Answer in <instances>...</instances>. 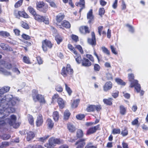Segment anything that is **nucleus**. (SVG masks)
<instances>
[{
	"label": "nucleus",
	"instance_id": "2f4dec72",
	"mask_svg": "<svg viewBox=\"0 0 148 148\" xmlns=\"http://www.w3.org/2000/svg\"><path fill=\"white\" fill-rule=\"evenodd\" d=\"M82 65H91V63L88 59L84 58L82 60Z\"/></svg>",
	"mask_w": 148,
	"mask_h": 148
},
{
	"label": "nucleus",
	"instance_id": "bb28decb",
	"mask_svg": "<svg viewBox=\"0 0 148 148\" xmlns=\"http://www.w3.org/2000/svg\"><path fill=\"white\" fill-rule=\"evenodd\" d=\"M55 39L58 44H59L60 42H62V37L58 35L56 36Z\"/></svg>",
	"mask_w": 148,
	"mask_h": 148
},
{
	"label": "nucleus",
	"instance_id": "f3484780",
	"mask_svg": "<svg viewBox=\"0 0 148 148\" xmlns=\"http://www.w3.org/2000/svg\"><path fill=\"white\" fill-rule=\"evenodd\" d=\"M119 112L122 115H125L127 112L126 108L123 105H121L119 106Z\"/></svg>",
	"mask_w": 148,
	"mask_h": 148
},
{
	"label": "nucleus",
	"instance_id": "f03ea898",
	"mask_svg": "<svg viewBox=\"0 0 148 148\" xmlns=\"http://www.w3.org/2000/svg\"><path fill=\"white\" fill-rule=\"evenodd\" d=\"M128 77L129 81L131 82L129 87L130 88L134 87L137 92L139 93L140 90V85L138 83V80L134 79V74L132 73L128 74Z\"/></svg>",
	"mask_w": 148,
	"mask_h": 148
},
{
	"label": "nucleus",
	"instance_id": "aec40b11",
	"mask_svg": "<svg viewBox=\"0 0 148 148\" xmlns=\"http://www.w3.org/2000/svg\"><path fill=\"white\" fill-rule=\"evenodd\" d=\"M111 88V83L110 82H107L103 86V90L105 91H107Z\"/></svg>",
	"mask_w": 148,
	"mask_h": 148
},
{
	"label": "nucleus",
	"instance_id": "9b49d317",
	"mask_svg": "<svg viewBox=\"0 0 148 148\" xmlns=\"http://www.w3.org/2000/svg\"><path fill=\"white\" fill-rule=\"evenodd\" d=\"M42 116L41 114H39L38 116L36 121V125L37 127H39L41 126L43 123Z\"/></svg>",
	"mask_w": 148,
	"mask_h": 148
},
{
	"label": "nucleus",
	"instance_id": "4d7b16f0",
	"mask_svg": "<svg viewBox=\"0 0 148 148\" xmlns=\"http://www.w3.org/2000/svg\"><path fill=\"white\" fill-rule=\"evenodd\" d=\"M11 137V136L8 134H4L2 136V138L3 140H7L9 139Z\"/></svg>",
	"mask_w": 148,
	"mask_h": 148
},
{
	"label": "nucleus",
	"instance_id": "dca6fc26",
	"mask_svg": "<svg viewBox=\"0 0 148 148\" xmlns=\"http://www.w3.org/2000/svg\"><path fill=\"white\" fill-rule=\"evenodd\" d=\"M10 87L8 86H5L0 89V94L2 95L3 93L8 92L10 90Z\"/></svg>",
	"mask_w": 148,
	"mask_h": 148
},
{
	"label": "nucleus",
	"instance_id": "4be33fe9",
	"mask_svg": "<svg viewBox=\"0 0 148 148\" xmlns=\"http://www.w3.org/2000/svg\"><path fill=\"white\" fill-rule=\"evenodd\" d=\"M115 82L117 84L120 85L124 86L126 84V83L123 80L119 78H116L115 79Z\"/></svg>",
	"mask_w": 148,
	"mask_h": 148
},
{
	"label": "nucleus",
	"instance_id": "c03bdc74",
	"mask_svg": "<svg viewBox=\"0 0 148 148\" xmlns=\"http://www.w3.org/2000/svg\"><path fill=\"white\" fill-rule=\"evenodd\" d=\"M23 0H20L18 1L16 3L14 7L16 8H17L20 7L22 4Z\"/></svg>",
	"mask_w": 148,
	"mask_h": 148
},
{
	"label": "nucleus",
	"instance_id": "3c124183",
	"mask_svg": "<svg viewBox=\"0 0 148 148\" xmlns=\"http://www.w3.org/2000/svg\"><path fill=\"white\" fill-rule=\"evenodd\" d=\"M49 135L45 136L43 137H41L39 138V140L43 142L45 140H46V139L49 137Z\"/></svg>",
	"mask_w": 148,
	"mask_h": 148
},
{
	"label": "nucleus",
	"instance_id": "de8ad7c7",
	"mask_svg": "<svg viewBox=\"0 0 148 148\" xmlns=\"http://www.w3.org/2000/svg\"><path fill=\"white\" fill-rule=\"evenodd\" d=\"M119 95V92L117 90L114 91L112 93V96L114 98H116L118 97Z\"/></svg>",
	"mask_w": 148,
	"mask_h": 148
},
{
	"label": "nucleus",
	"instance_id": "473e14b6",
	"mask_svg": "<svg viewBox=\"0 0 148 148\" xmlns=\"http://www.w3.org/2000/svg\"><path fill=\"white\" fill-rule=\"evenodd\" d=\"M77 136L78 138L82 137L83 136V131L81 130H78L77 132Z\"/></svg>",
	"mask_w": 148,
	"mask_h": 148
},
{
	"label": "nucleus",
	"instance_id": "8fccbe9b",
	"mask_svg": "<svg viewBox=\"0 0 148 148\" xmlns=\"http://www.w3.org/2000/svg\"><path fill=\"white\" fill-rule=\"evenodd\" d=\"M85 115L83 114H79L76 116V118L78 120H81L84 118Z\"/></svg>",
	"mask_w": 148,
	"mask_h": 148
},
{
	"label": "nucleus",
	"instance_id": "1a4fd4ad",
	"mask_svg": "<svg viewBox=\"0 0 148 148\" xmlns=\"http://www.w3.org/2000/svg\"><path fill=\"white\" fill-rule=\"evenodd\" d=\"M92 38H88V42L89 44L92 46H95L96 45L95 36L94 32H92L91 33Z\"/></svg>",
	"mask_w": 148,
	"mask_h": 148
},
{
	"label": "nucleus",
	"instance_id": "a211bd4d",
	"mask_svg": "<svg viewBox=\"0 0 148 148\" xmlns=\"http://www.w3.org/2000/svg\"><path fill=\"white\" fill-rule=\"evenodd\" d=\"M79 2L78 3H76V5L77 6H79L81 8L80 9L79 12L85 7V1L84 0H79Z\"/></svg>",
	"mask_w": 148,
	"mask_h": 148
},
{
	"label": "nucleus",
	"instance_id": "cd10ccee",
	"mask_svg": "<svg viewBox=\"0 0 148 148\" xmlns=\"http://www.w3.org/2000/svg\"><path fill=\"white\" fill-rule=\"evenodd\" d=\"M47 125L49 128L51 129L53 126L54 123L50 119H48L47 120Z\"/></svg>",
	"mask_w": 148,
	"mask_h": 148
},
{
	"label": "nucleus",
	"instance_id": "f257e3e1",
	"mask_svg": "<svg viewBox=\"0 0 148 148\" xmlns=\"http://www.w3.org/2000/svg\"><path fill=\"white\" fill-rule=\"evenodd\" d=\"M17 101V99L13 98L11 95H6L3 97L0 96V105L3 106V109H7L9 112L12 113L15 111L14 108L12 107L16 104Z\"/></svg>",
	"mask_w": 148,
	"mask_h": 148
},
{
	"label": "nucleus",
	"instance_id": "7c9ffc66",
	"mask_svg": "<svg viewBox=\"0 0 148 148\" xmlns=\"http://www.w3.org/2000/svg\"><path fill=\"white\" fill-rule=\"evenodd\" d=\"M28 119L30 124L33 125L34 124V118L32 115L29 114L28 116Z\"/></svg>",
	"mask_w": 148,
	"mask_h": 148
},
{
	"label": "nucleus",
	"instance_id": "9d476101",
	"mask_svg": "<svg viewBox=\"0 0 148 148\" xmlns=\"http://www.w3.org/2000/svg\"><path fill=\"white\" fill-rule=\"evenodd\" d=\"M100 125H98L94 127L89 128L86 134L89 135L95 133L97 130L100 129Z\"/></svg>",
	"mask_w": 148,
	"mask_h": 148
},
{
	"label": "nucleus",
	"instance_id": "2eb2a0df",
	"mask_svg": "<svg viewBox=\"0 0 148 148\" xmlns=\"http://www.w3.org/2000/svg\"><path fill=\"white\" fill-rule=\"evenodd\" d=\"M58 103L60 108L63 109L64 107V103L63 99L61 98H59L58 99Z\"/></svg>",
	"mask_w": 148,
	"mask_h": 148
},
{
	"label": "nucleus",
	"instance_id": "b1692460",
	"mask_svg": "<svg viewBox=\"0 0 148 148\" xmlns=\"http://www.w3.org/2000/svg\"><path fill=\"white\" fill-rule=\"evenodd\" d=\"M53 117L55 121H58L59 117V114L58 112L57 111L53 112Z\"/></svg>",
	"mask_w": 148,
	"mask_h": 148
},
{
	"label": "nucleus",
	"instance_id": "6ab92c4d",
	"mask_svg": "<svg viewBox=\"0 0 148 148\" xmlns=\"http://www.w3.org/2000/svg\"><path fill=\"white\" fill-rule=\"evenodd\" d=\"M64 17V16L63 14L60 13L56 16V20L57 22L59 23L63 20Z\"/></svg>",
	"mask_w": 148,
	"mask_h": 148
},
{
	"label": "nucleus",
	"instance_id": "39448f33",
	"mask_svg": "<svg viewBox=\"0 0 148 148\" xmlns=\"http://www.w3.org/2000/svg\"><path fill=\"white\" fill-rule=\"evenodd\" d=\"M73 72L70 65H67L66 68L64 67L62 68L61 73L64 77H66L68 74H72Z\"/></svg>",
	"mask_w": 148,
	"mask_h": 148
},
{
	"label": "nucleus",
	"instance_id": "e2e57ef3",
	"mask_svg": "<svg viewBox=\"0 0 148 148\" xmlns=\"http://www.w3.org/2000/svg\"><path fill=\"white\" fill-rule=\"evenodd\" d=\"M22 36V38L26 40H28L30 39V37L28 35L25 34H23Z\"/></svg>",
	"mask_w": 148,
	"mask_h": 148
},
{
	"label": "nucleus",
	"instance_id": "7ed1b4c3",
	"mask_svg": "<svg viewBox=\"0 0 148 148\" xmlns=\"http://www.w3.org/2000/svg\"><path fill=\"white\" fill-rule=\"evenodd\" d=\"M38 91L36 90H32V96L33 100L34 101H38L40 103L45 104L46 101L44 97L42 95L37 94Z\"/></svg>",
	"mask_w": 148,
	"mask_h": 148
},
{
	"label": "nucleus",
	"instance_id": "423d86ee",
	"mask_svg": "<svg viewBox=\"0 0 148 148\" xmlns=\"http://www.w3.org/2000/svg\"><path fill=\"white\" fill-rule=\"evenodd\" d=\"M34 19L39 22H43L46 24H48L49 21L48 18L36 14L34 16Z\"/></svg>",
	"mask_w": 148,
	"mask_h": 148
},
{
	"label": "nucleus",
	"instance_id": "69168bd1",
	"mask_svg": "<svg viewBox=\"0 0 148 148\" xmlns=\"http://www.w3.org/2000/svg\"><path fill=\"white\" fill-rule=\"evenodd\" d=\"M71 38L75 42H77L78 40V37L76 35H73L71 36Z\"/></svg>",
	"mask_w": 148,
	"mask_h": 148
},
{
	"label": "nucleus",
	"instance_id": "0eeeda50",
	"mask_svg": "<svg viewBox=\"0 0 148 148\" xmlns=\"http://www.w3.org/2000/svg\"><path fill=\"white\" fill-rule=\"evenodd\" d=\"M52 47V44L49 40H45L42 42V48L44 51H46L47 50V47L51 48Z\"/></svg>",
	"mask_w": 148,
	"mask_h": 148
},
{
	"label": "nucleus",
	"instance_id": "09e8293b",
	"mask_svg": "<svg viewBox=\"0 0 148 148\" xmlns=\"http://www.w3.org/2000/svg\"><path fill=\"white\" fill-rule=\"evenodd\" d=\"M47 6L45 5L40 9L39 10L44 13H46L47 10Z\"/></svg>",
	"mask_w": 148,
	"mask_h": 148
},
{
	"label": "nucleus",
	"instance_id": "79ce46f5",
	"mask_svg": "<svg viewBox=\"0 0 148 148\" xmlns=\"http://www.w3.org/2000/svg\"><path fill=\"white\" fill-rule=\"evenodd\" d=\"M9 143L8 142H2V144L0 145V148L6 147L9 145Z\"/></svg>",
	"mask_w": 148,
	"mask_h": 148
},
{
	"label": "nucleus",
	"instance_id": "f704fd0d",
	"mask_svg": "<svg viewBox=\"0 0 148 148\" xmlns=\"http://www.w3.org/2000/svg\"><path fill=\"white\" fill-rule=\"evenodd\" d=\"M68 48L70 49L71 51H73L74 53L75 54H77V52L75 50L74 47L71 44H69L68 45Z\"/></svg>",
	"mask_w": 148,
	"mask_h": 148
},
{
	"label": "nucleus",
	"instance_id": "37998d69",
	"mask_svg": "<svg viewBox=\"0 0 148 148\" xmlns=\"http://www.w3.org/2000/svg\"><path fill=\"white\" fill-rule=\"evenodd\" d=\"M44 6V3L43 2H39L37 3V8L40 9Z\"/></svg>",
	"mask_w": 148,
	"mask_h": 148
},
{
	"label": "nucleus",
	"instance_id": "72a5a7b5",
	"mask_svg": "<svg viewBox=\"0 0 148 148\" xmlns=\"http://www.w3.org/2000/svg\"><path fill=\"white\" fill-rule=\"evenodd\" d=\"M70 114L69 110H66L64 113V118L65 119H67L70 116Z\"/></svg>",
	"mask_w": 148,
	"mask_h": 148
},
{
	"label": "nucleus",
	"instance_id": "a18cd8bd",
	"mask_svg": "<svg viewBox=\"0 0 148 148\" xmlns=\"http://www.w3.org/2000/svg\"><path fill=\"white\" fill-rule=\"evenodd\" d=\"M56 91L59 92H61L62 91L63 89L62 87L60 85L57 86L55 88Z\"/></svg>",
	"mask_w": 148,
	"mask_h": 148
},
{
	"label": "nucleus",
	"instance_id": "680f3d73",
	"mask_svg": "<svg viewBox=\"0 0 148 148\" xmlns=\"http://www.w3.org/2000/svg\"><path fill=\"white\" fill-rule=\"evenodd\" d=\"M105 10L104 8H100L99 10V14L100 15H101L104 14Z\"/></svg>",
	"mask_w": 148,
	"mask_h": 148
},
{
	"label": "nucleus",
	"instance_id": "c9c22d12",
	"mask_svg": "<svg viewBox=\"0 0 148 148\" xmlns=\"http://www.w3.org/2000/svg\"><path fill=\"white\" fill-rule=\"evenodd\" d=\"M79 99H76L74 101L73 103H72V106L73 108H75L78 106L79 102Z\"/></svg>",
	"mask_w": 148,
	"mask_h": 148
},
{
	"label": "nucleus",
	"instance_id": "a19ab883",
	"mask_svg": "<svg viewBox=\"0 0 148 148\" xmlns=\"http://www.w3.org/2000/svg\"><path fill=\"white\" fill-rule=\"evenodd\" d=\"M112 133L114 134H119L121 133V130L119 128H114L112 130Z\"/></svg>",
	"mask_w": 148,
	"mask_h": 148
},
{
	"label": "nucleus",
	"instance_id": "5701e85b",
	"mask_svg": "<svg viewBox=\"0 0 148 148\" xmlns=\"http://www.w3.org/2000/svg\"><path fill=\"white\" fill-rule=\"evenodd\" d=\"M61 25L66 28H69L71 27L70 23L68 21H64L61 23Z\"/></svg>",
	"mask_w": 148,
	"mask_h": 148
},
{
	"label": "nucleus",
	"instance_id": "393cba45",
	"mask_svg": "<svg viewBox=\"0 0 148 148\" xmlns=\"http://www.w3.org/2000/svg\"><path fill=\"white\" fill-rule=\"evenodd\" d=\"M101 49L103 52L107 55L110 56V52L104 46L102 47L101 48Z\"/></svg>",
	"mask_w": 148,
	"mask_h": 148
},
{
	"label": "nucleus",
	"instance_id": "c756f323",
	"mask_svg": "<svg viewBox=\"0 0 148 148\" xmlns=\"http://www.w3.org/2000/svg\"><path fill=\"white\" fill-rule=\"evenodd\" d=\"M10 34L7 32L4 31H0V36L3 37H7L9 36Z\"/></svg>",
	"mask_w": 148,
	"mask_h": 148
},
{
	"label": "nucleus",
	"instance_id": "c85d7f7f",
	"mask_svg": "<svg viewBox=\"0 0 148 148\" xmlns=\"http://www.w3.org/2000/svg\"><path fill=\"white\" fill-rule=\"evenodd\" d=\"M28 9L29 12L34 16L36 14V12L35 10L31 6L28 7Z\"/></svg>",
	"mask_w": 148,
	"mask_h": 148
},
{
	"label": "nucleus",
	"instance_id": "f8f14e48",
	"mask_svg": "<svg viewBox=\"0 0 148 148\" xmlns=\"http://www.w3.org/2000/svg\"><path fill=\"white\" fill-rule=\"evenodd\" d=\"M86 139H82L78 140L75 143V145H77L76 148H83L85 145V141Z\"/></svg>",
	"mask_w": 148,
	"mask_h": 148
},
{
	"label": "nucleus",
	"instance_id": "5fc2aeb1",
	"mask_svg": "<svg viewBox=\"0 0 148 148\" xmlns=\"http://www.w3.org/2000/svg\"><path fill=\"white\" fill-rule=\"evenodd\" d=\"M139 118L138 117L136 118L132 122V125H137L138 123V119Z\"/></svg>",
	"mask_w": 148,
	"mask_h": 148
},
{
	"label": "nucleus",
	"instance_id": "774afa93",
	"mask_svg": "<svg viewBox=\"0 0 148 148\" xmlns=\"http://www.w3.org/2000/svg\"><path fill=\"white\" fill-rule=\"evenodd\" d=\"M122 145L123 148H129L127 143L124 142L122 143Z\"/></svg>",
	"mask_w": 148,
	"mask_h": 148
},
{
	"label": "nucleus",
	"instance_id": "58836bf2",
	"mask_svg": "<svg viewBox=\"0 0 148 148\" xmlns=\"http://www.w3.org/2000/svg\"><path fill=\"white\" fill-rule=\"evenodd\" d=\"M64 84L65 85L66 90L67 92L69 95H70L72 92V91L70 87L68 86L67 84L66 83H65Z\"/></svg>",
	"mask_w": 148,
	"mask_h": 148
},
{
	"label": "nucleus",
	"instance_id": "bf43d9fd",
	"mask_svg": "<svg viewBox=\"0 0 148 148\" xmlns=\"http://www.w3.org/2000/svg\"><path fill=\"white\" fill-rule=\"evenodd\" d=\"M76 48L81 53L83 54L84 53V51L82 50V48L81 46L79 45H77L76 46Z\"/></svg>",
	"mask_w": 148,
	"mask_h": 148
},
{
	"label": "nucleus",
	"instance_id": "0e129e2a",
	"mask_svg": "<svg viewBox=\"0 0 148 148\" xmlns=\"http://www.w3.org/2000/svg\"><path fill=\"white\" fill-rule=\"evenodd\" d=\"M117 3L118 0H115L112 5V8L114 9H115L116 8L117 6Z\"/></svg>",
	"mask_w": 148,
	"mask_h": 148
},
{
	"label": "nucleus",
	"instance_id": "338daca9",
	"mask_svg": "<svg viewBox=\"0 0 148 148\" xmlns=\"http://www.w3.org/2000/svg\"><path fill=\"white\" fill-rule=\"evenodd\" d=\"M37 60L38 64H42L43 61L40 57L38 56L37 57Z\"/></svg>",
	"mask_w": 148,
	"mask_h": 148
},
{
	"label": "nucleus",
	"instance_id": "603ef678",
	"mask_svg": "<svg viewBox=\"0 0 148 148\" xmlns=\"http://www.w3.org/2000/svg\"><path fill=\"white\" fill-rule=\"evenodd\" d=\"M24 12L21 11H18L17 14H15V15L17 18H19L20 16H21L23 17V14Z\"/></svg>",
	"mask_w": 148,
	"mask_h": 148
},
{
	"label": "nucleus",
	"instance_id": "864d4df0",
	"mask_svg": "<svg viewBox=\"0 0 148 148\" xmlns=\"http://www.w3.org/2000/svg\"><path fill=\"white\" fill-rule=\"evenodd\" d=\"M22 27L26 29H28L29 28V27L27 24L25 22H22L21 23Z\"/></svg>",
	"mask_w": 148,
	"mask_h": 148
},
{
	"label": "nucleus",
	"instance_id": "ea45409f",
	"mask_svg": "<svg viewBox=\"0 0 148 148\" xmlns=\"http://www.w3.org/2000/svg\"><path fill=\"white\" fill-rule=\"evenodd\" d=\"M103 101L104 103L107 105H110L111 104V99L110 98L108 99H104Z\"/></svg>",
	"mask_w": 148,
	"mask_h": 148
},
{
	"label": "nucleus",
	"instance_id": "a878e982",
	"mask_svg": "<svg viewBox=\"0 0 148 148\" xmlns=\"http://www.w3.org/2000/svg\"><path fill=\"white\" fill-rule=\"evenodd\" d=\"M121 134L123 136H127L128 134V131L127 128L125 127L122 129L121 132Z\"/></svg>",
	"mask_w": 148,
	"mask_h": 148
},
{
	"label": "nucleus",
	"instance_id": "412c9836",
	"mask_svg": "<svg viewBox=\"0 0 148 148\" xmlns=\"http://www.w3.org/2000/svg\"><path fill=\"white\" fill-rule=\"evenodd\" d=\"M67 128L69 131L71 132H74L75 130V127L74 125L71 123H68L67 125Z\"/></svg>",
	"mask_w": 148,
	"mask_h": 148
},
{
	"label": "nucleus",
	"instance_id": "ddd939ff",
	"mask_svg": "<svg viewBox=\"0 0 148 148\" xmlns=\"http://www.w3.org/2000/svg\"><path fill=\"white\" fill-rule=\"evenodd\" d=\"M87 18L88 20V22L89 23H91L94 20V16L92 15V9L90 10L87 14Z\"/></svg>",
	"mask_w": 148,
	"mask_h": 148
},
{
	"label": "nucleus",
	"instance_id": "6e6d98bb",
	"mask_svg": "<svg viewBox=\"0 0 148 148\" xmlns=\"http://www.w3.org/2000/svg\"><path fill=\"white\" fill-rule=\"evenodd\" d=\"M0 47L3 50H8V46L6 45L5 44L3 43H2L0 44Z\"/></svg>",
	"mask_w": 148,
	"mask_h": 148
},
{
	"label": "nucleus",
	"instance_id": "4468645a",
	"mask_svg": "<svg viewBox=\"0 0 148 148\" xmlns=\"http://www.w3.org/2000/svg\"><path fill=\"white\" fill-rule=\"evenodd\" d=\"M35 134L32 132L29 131L27 133V139L28 141H29L35 137Z\"/></svg>",
	"mask_w": 148,
	"mask_h": 148
},
{
	"label": "nucleus",
	"instance_id": "6e6552de",
	"mask_svg": "<svg viewBox=\"0 0 148 148\" xmlns=\"http://www.w3.org/2000/svg\"><path fill=\"white\" fill-rule=\"evenodd\" d=\"M101 109V107L100 105H90L88 106L87 108V110L88 112H92L95 110L97 111L100 110Z\"/></svg>",
	"mask_w": 148,
	"mask_h": 148
},
{
	"label": "nucleus",
	"instance_id": "13d9d810",
	"mask_svg": "<svg viewBox=\"0 0 148 148\" xmlns=\"http://www.w3.org/2000/svg\"><path fill=\"white\" fill-rule=\"evenodd\" d=\"M24 62L27 64H29L30 63V62L29 60V58L26 56H24L23 58Z\"/></svg>",
	"mask_w": 148,
	"mask_h": 148
},
{
	"label": "nucleus",
	"instance_id": "20e7f679",
	"mask_svg": "<svg viewBox=\"0 0 148 148\" xmlns=\"http://www.w3.org/2000/svg\"><path fill=\"white\" fill-rule=\"evenodd\" d=\"M49 144H47L45 146L47 148L53 147L56 144H60L63 142V141L60 139L55 138H51L49 140Z\"/></svg>",
	"mask_w": 148,
	"mask_h": 148
},
{
	"label": "nucleus",
	"instance_id": "49530a36",
	"mask_svg": "<svg viewBox=\"0 0 148 148\" xmlns=\"http://www.w3.org/2000/svg\"><path fill=\"white\" fill-rule=\"evenodd\" d=\"M85 148H97V147L96 146L93 145L92 143H89L87 144Z\"/></svg>",
	"mask_w": 148,
	"mask_h": 148
},
{
	"label": "nucleus",
	"instance_id": "4c0bfd02",
	"mask_svg": "<svg viewBox=\"0 0 148 148\" xmlns=\"http://www.w3.org/2000/svg\"><path fill=\"white\" fill-rule=\"evenodd\" d=\"M76 56H75V60L78 64H79L81 61V57L80 56L79 54L77 53V54H75Z\"/></svg>",
	"mask_w": 148,
	"mask_h": 148
},
{
	"label": "nucleus",
	"instance_id": "e433bc0d",
	"mask_svg": "<svg viewBox=\"0 0 148 148\" xmlns=\"http://www.w3.org/2000/svg\"><path fill=\"white\" fill-rule=\"evenodd\" d=\"M0 73H3L5 75H10V73L7 72L3 68L1 67V65H0Z\"/></svg>",
	"mask_w": 148,
	"mask_h": 148
},
{
	"label": "nucleus",
	"instance_id": "052dcab7",
	"mask_svg": "<svg viewBox=\"0 0 148 148\" xmlns=\"http://www.w3.org/2000/svg\"><path fill=\"white\" fill-rule=\"evenodd\" d=\"M86 56L88 58H89L91 61L92 62H94V59L92 56L90 54H87L86 55Z\"/></svg>",
	"mask_w": 148,
	"mask_h": 148
}]
</instances>
